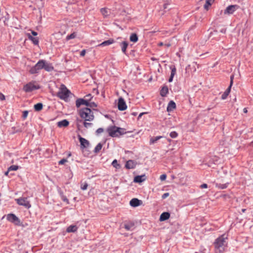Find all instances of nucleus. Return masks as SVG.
I'll use <instances>...</instances> for the list:
<instances>
[{
  "instance_id": "obj_11",
  "label": "nucleus",
  "mask_w": 253,
  "mask_h": 253,
  "mask_svg": "<svg viewBox=\"0 0 253 253\" xmlns=\"http://www.w3.org/2000/svg\"><path fill=\"white\" fill-rule=\"evenodd\" d=\"M142 204V201L137 198L132 199L130 202L129 204L132 207H136L140 206Z\"/></svg>"
},
{
  "instance_id": "obj_55",
  "label": "nucleus",
  "mask_w": 253,
  "mask_h": 253,
  "mask_svg": "<svg viewBox=\"0 0 253 253\" xmlns=\"http://www.w3.org/2000/svg\"><path fill=\"white\" fill-rule=\"evenodd\" d=\"M32 34L33 36H36L38 35V33L36 32H35L33 31H32Z\"/></svg>"
},
{
  "instance_id": "obj_31",
  "label": "nucleus",
  "mask_w": 253,
  "mask_h": 253,
  "mask_svg": "<svg viewBox=\"0 0 253 253\" xmlns=\"http://www.w3.org/2000/svg\"><path fill=\"white\" fill-rule=\"evenodd\" d=\"M214 0H206V3L204 5V8L206 10H208L210 6L213 2Z\"/></svg>"
},
{
  "instance_id": "obj_5",
  "label": "nucleus",
  "mask_w": 253,
  "mask_h": 253,
  "mask_svg": "<svg viewBox=\"0 0 253 253\" xmlns=\"http://www.w3.org/2000/svg\"><path fill=\"white\" fill-rule=\"evenodd\" d=\"M44 64V60H40L34 66L30 69L29 72L31 74L38 73L41 69H43Z\"/></svg>"
},
{
  "instance_id": "obj_59",
  "label": "nucleus",
  "mask_w": 253,
  "mask_h": 253,
  "mask_svg": "<svg viewBox=\"0 0 253 253\" xmlns=\"http://www.w3.org/2000/svg\"><path fill=\"white\" fill-rule=\"evenodd\" d=\"M9 171H8V170L7 171H6V172H5V175H8V172H9Z\"/></svg>"
},
{
  "instance_id": "obj_27",
  "label": "nucleus",
  "mask_w": 253,
  "mask_h": 253,
  "mask_svg": "<svg viewBox=\"0 0 253 253\" xmlns=\"http://www.w3.org/2000/svg\"><path fill=\"white\" fill-rule=\"evenodd\" d=\"M80 142L82 146H83L84 147H86L87 146L89 145L88 141L84 138L80 137Z\"/></svg>"
},
{
  "instance_id": "obj_53",
  "label": "nucleus",
  "mask_w": 253,
  "mask_h": 253,
  "mask_svg": "<svg viewBox=\"0 0 253 253\" xmlns=\"http://www.w3.org/2000/svg\"><path fill=\"white\" fill-rule=\"evenodd\" d=\"M200 187L201 188H207L208 187V185L206 183H204L200 186Z\"/></svg>"
},
{
  "instance_id": "obj_47",
  "label": "nucleus",
  "mask_w": 253,
  "mask_h": 253,
  "mask_svg": "<svg viewBox=\"0 0 253 253\" xmlns=\"http://www.w3.org/2000/svg\"><path fill=\"white\" fill-rule=\"evenodd\" d=\"M234 77V76L233 75H232L230 76V84H231V85H232V84H233Z\"/></svg>"
},
{
  "instance_id": "obj_41",
  "label": "nucleus",
  "mask_w": 253,
  "mask_h": 253,
  "mask_svg": "<svg viewBox=\"0 0 253 253\" xmlns=\"http://www.w3.org/2000/svg\"><path fill=\"white\" fill-rule=\"evenodd\" d=\"M86 121H84V126L85 127L87 128L89 126H91L92 125V124L91 123H87Z\"/></svg>"
},
{
  "instance_id": "obj_35",
  "label": "nucleus",
  "mask_w": 253,
  "mask_h": 253,
  "mask_svg": "<svg viewBox=\"0 0 253 253\" xmlns=\"http://www.w3.org/2000/svg\"><path fill=\"white\" fill-rule=\"evenodd\" d=\"M112 166L117 169H119L121 168L120 165L118 163L117 160H114L112 163Z\"/></svg>"
},
{
  "instance_id": "obj_62",
  "label": "nucleus",
  "mask_w": 253,
  "mask_h": 253,
  "mask_svg": "<svg viewBox=\"0 0 253 253\" xmlns=\"http://www.w3.org/2000/svg\"><path fill=\"white\" fill-rule=\"evenodd\" d=\"M245 211H246V209H242V211H243V212H245Z\"/></svg>"
},
{
  "instance_id": "obj_19",
  "label": "nucleus",
  "mask_w": 253,
  "mask_h": 253,
  "mask_svg": "<svg viewBox=\"0 0 253 253\" xmlns=\"http://www.w3.org/2000/svg\"><path fill=\"white\" fill-rule=\"evenodd\" d=\"M176 108V104L173 101H170L167 106V111L171 112Z\"/></svg>"
},
{
  "instance_id": "obj_51",
  "label": "nucleus",
  "mask_w": 253,
  "mask_h": 253,
  "mask_svg": "<svg viewBox=\"0 0 253 253\" xmlns=\"http://www.w3.org/2000/svg\"><path fill=\"white\" fill-rule=\"evenodd\" d=\"M5 99V96L1 93H0V100H4Z\"/></svg>"
},
{
  "instance_id": "obj_8",
  "label": "nucleus",
  "mask_w": 253,
  "mask_h": 253,
  "mask_svg": "<svg viewBox=\"0 0 253 253\" xmlns=\"http://www.w3.org/2000/svg\"><path fill=\"white\" fill-rule=\"evenodd\" d=\"M118 109L120 111H124L126 109L127 106L125 100L122 97H120L118 103Z\"/></svg>"
},
{
  "instance_id": "obj_20",
  "label": "nucleus",
  "mask_w": 253,
  "mask_h": 253,
  "mask_svg": "<svg viewBox=\"0 0 253 253\" xmlns=\"http://www.w3.org/2000/svg\"><path fill=\"white\" fill-rule=\"evenodd\" d=\"M170 68L171 69V74H170V76L169 79V82H171L173 80V77L174 76V75H175L176 74V68L174 66H171L170 67Z\"/></svg>"
},
{
  "instance_id": "obj_45",
  "label": "nucleus",
  "mask_w": 253,
  "mask_h": 253,
  "mask_svg": "<svg viewBox=\"0 0 253 253\" xmlns=\"http://www.w3.org/2000/svg\"><path fill=\"white\" fill-rule=\"evenodd\" d=\"M28 114V111H24L23 113V118L24 119H25L27 118Z\"/></svg>"
},
{
  "instance_id": "obj_17",
  "label": "nucleus",
  "mask_w": 253,
  "mask_h": 253,
  "mask_svg": "<svg viewBox=\"0 0 253 253\" xmlns=\"http://www.w3.org/2000/svg\"><path fill=\"white\" fill-rule=\"evenodd\" d=\"M146 179V176L145 174L141 175H137L134 177V182L136 183H141Z\"/></svg>"
},
{
  "instance_id": "obj_7",
  "label": "nucleus",
  "mask_w": 253,
  "mask_h": 253,
  "mask_svg": "<svg viewBox=\"0 0 253 253\" xmlns=\"http://www.w3.org/2000/svg\"><path fill=\"white\" fill-rule=\"evenodd\" d=\"M6 219L8 221L16 225H21L20 220L14 214H13V213L8 214L6 216Z\"/></svg>"
},
{
  "instance_id": "obj_38",
  "label": "nucleus",
  "mask_w": 253,
  "mask_h": 253,
  "mask_svg": "<svg viewBox=\"0 0 253 253\" xmlns=\"http://www.w3.org/2000/svg\"><path fill=\"white\" fill-rule=\"evenodd\" d=\"M169 136L172 138H175L178 136V133L176 131H173L170 133Z\"/></svg>"
},
{
  "instance_id": "obj_54",
  "label": "nucleus",
  "mask_w": 253,
  "mask_h": 253,
  "mask_svg": "<svg viewBox=\"0 0 253 253\" xmlns=\"http://www.w3.org/2000/svg\"><path fill=\"white\" fill-rule=\"evenodd\" d=\"M169 5V3H166L164 4V8L165 9H167L168 8V5Z\"/></svg>"
},
{
  "instance_id": "obj_61",
  "label": "nucleus",
  "mask_w": 253,
  "mask_h": 253,
  "mask_svg": "<svg viewBox=\"0 0 253 253\" xmlns=\"http://www.w3.org/2000/svg\"><path fill=\"white\" fill-rule=\"evenodd\" d=\"M167 140L169 142H170L171 141V140L169 138H167Z\"/></svg>"
},
{
  "instance_id": "obj_32",
  "label": "nucleus",
  "mask_w": 253,
  "mask_h": 253,
  "mask_svg": "<svg viewBox=\"0 0 253 253\" xmlns=\"http://www.w3.org/2000/svg\"><path fill=\"white\" fill-rule=\"evenodd\" d=\"M43 107V105L42 103H38L34 105V109L37 111H41Z\"/></svg>"
},
{
  "instance_id": "obj_22",
  "label": "nucleus",
  "mask_w": 253,
  "mask_h": 253,
  "mask_svg": "<svg viewBox=\"0 0 253 253\" xmlns=\"http://www.w3.org/2000/svg\"><path fill=\"white\" fill-rule=\"evenodd\" d=\"M69 122L67 120L65 119L62 120L61 121L58 122L57 123V126L59 127H66L69 125Z\"/></svg>"
},
{
  "instance_id": "obj_44",
  "label": "nucleus",
  "mask_w": 253,
  "mask_h": 253,
  "mask_svg": "<svg viewBox=\"0 0 253 253\" xmlns=\"http://www.w3.org/2000/svg\"><path fill=\"white\" fill-rule=\"evenodd\" d=\"M166 178H167L166 174H162L160 176V179L161 180L164 181V180H166Z\"/></svg>"
},
{
  "instance_id": "obj_16",
  "label": "nucleus",
  "mask_w": 253,
  "mask_h": 253,
  "mask_svg": "<svg viewBox=\"0 0 253 253\" xmlns=\"http://www.w3.org/2000/svg\"><path fill=\"white\" fill-rule=\"evenodd\" d=\"M115 42V41L113 39H110L107 41H105L100 44H98V46H108L111 44L114 43Z\"/></svg>"
},
{
  "instance_id": "obj_43",
  "label": "nucleus",
  "mask_w": 253,
  "mask_h": 253,
  "mask_svg": "<svg viewBox=\"0 0 253 253\" xmlns=\"http://www.w3.org/2000/svg\"><path fill=\"white\" fill-rule=\"evenodd\" d=\"M67 162V159H61L59 162V165H63L66 162Z\"/></svg>"
},
{
  "instance_id": "obj_58",
  "label": "nucleus",
  "mask_w": 253,
  "mask_h": 253,
  "mask_svg": "<svg viewBox=\"0 0 253 253\" xmlns=\"http://www.w3.org/2000/svg\"><path fill=\"white\" fill-rule=\"evenodd\" d=\"M243 111L244 113H247V109L246 108H244L243 109Z\"/></svg>"
},
{
  "instance_id": "obj_48",
  "label": "nucleus",
  "mask_w": 253,
  "mask_h": 253,
  "mask_svg": "<svg viewBox=\"0 0 253 253\" xmlns=\"http://www.w3.org/2000/svg\"><path fill=\"white\" fill-rule=\"evenodd\" d=\"M85 53H86V50L85 49H83V50L81 51V52L80 53V56H84L85 54Z\"/></svg>"
},
{
  "instance_id": "obj_15",
  "label": "nucleus",
  "mask_w": 253,
  "mask_h": 253,
  "mask_svg": "<svg viewBox=\"0 0 253 253\" xmlns=\"http://www.w3.org/2000/svg\"><path fill=\"white\" fill-rule=\"evenodd\" d=\"M136 166V163L133 160H128L126 162L125 167L127 169H134Z\"/></svg>"
},
{
  "instance_id": "obj_23",
  "label": "nucleus",
  "mask_w": 253,
  "mask_h": 253,
  "mask_svg": "<svg viewBox=\"0 0 253 253\" xmlns=\"http://www.w3.org/2000/svg\"><path fill=\"white\" fill-rule=\"evenodd\" d=\"M100 12L104 17H107L110 13V10L106 8H102Z\"/></svg>"
},
{
  "instance_id": "obj_4",
  "label": "nucleus",
  "mask_w": 253,
  "mask_h": 253,
  "mask_svg": "<svg viewBox=\"0 0 253 253\" xmlns=\"http://www.w3.org/2000/svg\"><path fill=\"white\" fill-rule=\"evenodd\" d=\"M70 93V90L67 88L66 86L64 84H61L57 92V96L61 99L66 100L69 97Z\"/></svg>"
},
{
  "instance_id": "obj_28",
  "label": "nucleus",
  "mask_w": 253,
  "mask_h": 253,
  "mask_svg": "<svg viewBox=\"0 0 253 253\" xmlns=\"http://www.w3.org/2000/svg\"><path fill=\"white\" fill-rule=\"evenodd\" d=\"M168 93V88L167 86H163L161 90L160 94L162 96H166Z\"/></svg>"
},
{
  "instance_id": "obj_26",
  "label": "nucleus",
  "mask_w": 253,
  "mask_h": 253,
  "mask_svg": "<svg viewBox=\"0 0 253 253\" xmlns=\"http://www.w3.org/2000/svg\"><path fill=\"white\" fill-rule=\"evenodd\" d=\"M163 137H164L163 136H157L156 137H151L150 139V144L155 143L158 140Z\"/></svg>"
},
{
  "instance_id": "obj_29",
  "label": "nucleus",
  "mask_w": 253,
  "mask_h": 253,
  "mask_svg": "<svg viewBox=\"0 0 253 253\" xmlns=\"http://www.w3.org/2000/svg\"><path fill=\"white\" fill-rule=\"evenodd\" d=\"M129 39L131 42H136L138 41L137 35L135 33H132L131 34Z\"/></svg>"
},
{
  "instance_id": "obj_36",
  "label": "nucleus",
  "mask_w": 253,
  "mask_h": 253,
  "mask_svg": "<svg viewBox=\"0 0 253 253\" xmlns=\"http://www.w3.org/2000/svg\"><path fill=\"white\" fill-rule=\"evenodd\" d=\"M76 37V34L75 33H73L72 34L68 35L66 37L67 40H70L71 39H73Z\"/></svg>"
},
{
  "instance_id": "obj_46",
  "label": "nucleus",
  "mask_w": 253,
  "mask_h": 253,
  "mask_svg": "<svg viewBox=\"0 0 253 253\" xmlns=\"http://www.w3.org/2000/svg\"><path fill=\"white\" fill-rule=\"evenodd\" d=\"M85 97L86 98V99L85 100H87L88 101H89L90 99L92 98V96L91 95V94H88L87 95H86Z\"/></svg>"
},
{
  "instance_id": "obj_24",
  "label": "nucleus",
  "mask_w": 253,
  "mask_h": 253,
  "mask_svg": "<svg viewBox=\"0 0 253 253\" xmlns=\"http://www.w3.org/2000/svg\"><path fill=\"white\" fill-rule=\"evenodd\" d=\"M78 227L76 225H71L69 226L66 229L68 233L75 232L78 230Z\"/></svg>"
},
{
  "instance_id": "obj_10",
  "label": "nucleus",
  "mask_w": 253,
  "mask_h": 253,
  "mask_svg": "<svg viewBox=\"0 0 253 253\" xmlns=\"http://www.w3.org/2000/svg\"><path fill=\"white\" fill-rule=\"evenodd\" d=\"M38 88V87H37L36 85L31 83L26 84L23 87L24 90L26 92H31Z\"/></svg>"
},
{
  "instance_id": "obj_9",
  "label": "nucleus",
  "mask_w": 253,
  "mask_h": 253,
  "mask_svg": "<svg viewBox=\"0 0 253 253\" xmlns=\"http://www.w3.org/2000/svg\"><path fill=\"white\" fill-rule=\"evenodd\" d=\"M239 6L237 5H231L227 6L226 9L224 10V13L225 14H233L238 8Z\"/></svg>"
},
{
  "instance_id": "obj_39",
  "label": "nucleus",
  "mask_w": 253,
  "mask_h": 253,
  "mask_svg": "<svg viewBox=\"0 0 253 253\" xmlns=\"http://www.w3.org/2000/svg\"><path fill=\"white\" fill-rule=\"evenodd\" d=\"M104 131V129L103 128H99L96 130V134L99 135L101 133H102Z\"/></svg>"
},
{
  "instance_id": "obj_25",
  "label": "nucleus",
  "mask_w": 253,
  "mask_h": 253,
  "mask_svg": "<svg viewBox=\"0 0 253 253\" xmlns=\"http://www.w3.org/2000/svg\"><path fill=\"white\" fill-rule=\"evenodd\" d=\"M122 51L124 54H126V49L128 46V43L126 41H124L121 43Z\"/></svg>"
},
{
  "instance_id": "obj_1",
  "label": "nucleus",
  "mask_w": 253,
  "mask_h": 253,
  "mask_svg": "<svg viewBox=\"0 0 253 253\" xmlns=\"http://www.w3.org/2000/svg\"><path fill=\"white\" fill-rule=\"evenodd\" d=\"M227 236L223 234L215 239L213 243L215 253H223L227 246Z\"/></svg>"
},
{
  "instance_id": "obj_34",
  "label": "nucleus",
  "mask_w": 253,
  "mask_h": 253,
  "mask_svg": "<svg viewBox=\"0 0 253 253\" xmlns=\"http://www.w3.org/2000/svg\"><path fill=\"white\" fill-rule=\"evenodd\" d=\"M29 39L31 40L33 43L35 45H37L39 43V40L36 38H34L30 35H29Z\"/></svg>"
},
{
  "instance_id": "obj_6",
  "label": "nucleus",
  "mask_w": 253,
  "mask_h": 253,
  "mask_svg": "<svg viewBox=\"0 0 253 253\" xmlns=\"http://www.w3.org/2000/svg\"><path fill=\"white\" fill-rule=\"evenodd\" d=\"M15 201L19 205L24 206L27 209H29L31 207V205L30 201L28 200L27 197L19 198L15 199Z\"/></svg>"
},
{
  "instance_id": "obj_12",
  "label": "nucleus",
  "mask_w": 253,
  "mask_h": 253,
  "mask_svg": "<svg viewBox=\"0 0 253 253\" xmlns=\"http://www.w3.org/2000/svg\"><path fill=\"white\" fill-rule=\"evenodd\" d=\"M82 105H84L86 106H89V102L87 100L82 98L78 99L76 101V105L77 107H79Z\"/></svg>"
},
{
  "instance_id": "obj_14",
  "label": "nucleus",
  "mask_w": 253,
  "mask_h": 253,
  "mask_svg": "<svg viewBox=\"0 0 253 253\" xmlns=\"http://www.w3.org/2000/svg\"><path fill=\"white\" fill-rule=\"evenodd\" d=\"M57 191L59 194L60 196V197L63 201L66 203L67 204H69V201L67 198L64 195L63 191L61 190L60 188H57Z\"/></svg>"
},
{
  "instance_id": "obj_13",
  "label": "nucleus",
  "mask_w": 253,
  "mask_h": 253,
  "mask_svg": "<svg viewBox=\"0 0 253 253\" xmlns=\"http://www.w3.org/2000/svg\"><path fill=\"white\" fill-rule=\"evenodd\" d=\"M124 228L127 231H132L134 229V223L131 221L125 223Z\"/></svg>"
},
{
  "instance_id": "obj_49",
  "label": "nucleus",
  "mask_w": 253,
  "mask_h": 253,
  "mask_svg": "<svg viewBox=\"0 0 253 253\" xmlns=\"http://www.w3.org/2000/svg\"><path fill=\"white\" fill-rule=\"evenodd\" d=\"M89 106L90 107H96L97 106V105H96V104L95 103L91 102V103H89V106Z\"/></svg>"
},
{
  "instance_id": "obj_18",
  "label": "nucleus",
  "mask_w": 253,
  "mask_h": 253,
  "mask_svg": "<svg viewBox=\"0 0 253 253\" xmlns=\"http://www.w3.org/2000/svg\"><path fill=\"white\" fill-rule=\"evenodd\" d=\"M44 63L45 65H43V69L46 71L50 72L54 70V67L51 63H47L45 60H44Z\"/></svg>"
},
{
  "instance_id": "obj_60",
  "label": "nucleus",
  "mask_w": 253,
  "mask_h": 253,
  "mask_svg": "<svg viewBox=\"0 0 253 253\" xmlns=\"http://www.w3.org/2000/svg\"><path fill=\"white\" fill-rule=\"evenodd\" d=\"M163 44H163V42H160V43H159V46H162V45H163Z\"/></svg>"
},
{
  "instance_id": "obj_3",
  "label": "nucleus",
  "mask_w": 253,
  "mask_h": 253,
  "mask_svg": "<svg viewBox=\"0 0 253 253\" xmlns=\"http://www.w3.org/2000/svg\"><path fill=\"white\" fill-rule=\"evenodd\" d=\"M106 131L109 135L112 137H118L126 133L125 128L117 127L115 126H109Z\"/></svg>"
},
{
  "instance_id": "obj_42",
  "label": "nucleus",
  "mask_w": 253,
  "mask_h": 253,
  "mask_svg": "<svg viewBox=\"0 0 253 253\" xmlns=\"http://www.w3.org/2000/svg\"><path fill=\"white\" fill-rule=\"evenodd\" d=\"M228 94H229L228 93L225 91L221 95V99L223 100L225 99L228 96Z\"/></svg>"
},
{
  "instance_id": "obj_21",
  "label": "nucleus",
  "mask_w": 253,
  "mask_h": 253,
  "mask_svg": "<svg viewBox=\"0 0 253 253\" xmlns=\"http://www.w3.org/2000/svg\"><path fill=\"white\" fill-rule=\"evenodd\" d=\"M170 217V214L168 212H163L160 217V220L161 221H165L168 219Z\"/></svg>"
},
{
  "instance_id": "obj_37",
  "label": "nucleus",
  "mask_w": 253,
  "mask_h": 253,
  "mask_svg": "<svg viewBox=\"0 0 253 253\" xmlns=\"http://www.w3.org/2000/svg\"><path fill=\"white\" fill-rule=\"evenodd\" d=\"M19 168V167L18 166L16 165H12L10 167L8 168V171H11V170H17Z\"/></svg>"
},
{
  "instance_id": "obj_50",
  "label": "nucleus",
  "mask_w": 253,
  "mask_h": 253,
  "mask_svg": "<svg viewBox=\"0 0 253 253\" xmlns=\"http://www.w3.org/2000/svg\"><path fill=\"white\" fill-rule=\"evenodd\" d=\"M169 193H164V194L162 195V198L163 199H165V198H166L167 197H168V196H169Z\"/></svg>"
},
{
  "instance_id": "obj_40",
  "label": "nucleus",
  "mask_w": 253,
  "mask_h": 253,
  "mask_svg": "<svg viewBox=\"0 0 253 253\" xmlns=\"http://www.w3.org/2000/svg\"><path fill=\"white\" fill-rule=\"evenodd\" d=\"M87 187H88V184L86 182H85L84 184H82L81 189L83 190H85L87 189Z\"/></svg>"
},
{
  "instance_id": "obj_33",
  "label": "nucleus",
  "mask_w": 253,
  "mask_h": 253,
  "mask_svg": "<svg viewBox=\"0 0 253 253\" xmlns=\"http://www.w3.org/2000/svg\"><path fill=\"white\" fill-rule=\"evenodd\" d=\"M102 145L101 143H98L96 146L95 147L94 150V152L95 153H98L102 149Z\"/></svg>"
},
{
  "instance_id": "obj_56",
  "label": "nucleus",
  "mask_w": 253,
  "mask_h": 253,
  "mask_svg": "<svg viewBox=\"0 0 253 253\" xmlns=\"http://www.w3.org/2000/svg\"><path fill=\"white\" fill-rule=\"evenodd\" d=\"M165 45L167 47H169L170 46L171 44H170V43H166V44H165Z\"/></svg>"
},
{
  "instance_id": "obj_30",
  "label": "nucleus",
  "mask_w": 253,
  "mask_h": 253,
  "mask_svg": "<svg viewBox=\"0 0 253 253\" xmlns=\"http://www.w3.org/2000/svg\"><path fill=\"white\" fill-rule=\"evenodd\" d=\"M228 184L229 183H226L225 184L216 183L215 187L218 189H223L227 187Z\"/></svg>"
},
{
  "instance_id": "obj_2",
  "label": "nucleus",
  "mask_w": 253,
  "mask_h": 253,
  "mask_svg": "<svg viewBox=\"0 0 253 253\" xmlns=\"http://www.w3.org/2000/svg\"><path fill=\"white\" fill-rule=\"evenodd\" d=\"M79 114L84 121L91 122L94 119L93 111L87 107H84L80 109Z\"/></svg>"
},
{
  "instance_id": "obj_57",
  "label": "nucleus",
  "mask_w": 253,
  "mask_h": 253,
  "mask_svg": "<svg viewBox=\"0 0 253 253\" xmlns=\"http://www.w3.org/2000/svg\"><path fill=\"white\" fill-rule=\"evenodd\" d=\"M143 114H144V113H140L139 116H138V119H139L141 117V116L143 115Z\"/></svg>"
},
{
  "instance_id": "obj_52",
  "label": "nucleus",
  "mask_w": 253,
  "mask_h": 253,
  "mask_svg": "<svg viewBox=\"0 0 253 253\" xmlns=\"http://www.w3.org/2000/svg\"><path fill=\"white\" fill-rule=\"evenodd\" d=\"M231 86H232V85H231V84H230L229 87L227 88V89L225 91L229 94L230 92Z\"/></svg>"
}]
</instances>
